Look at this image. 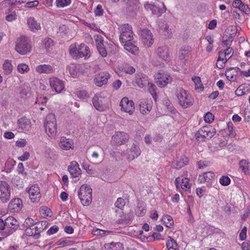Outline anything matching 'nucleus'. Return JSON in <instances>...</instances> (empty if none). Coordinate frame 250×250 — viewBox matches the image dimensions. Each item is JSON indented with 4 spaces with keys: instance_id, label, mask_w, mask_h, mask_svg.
Here are the masks:
<instances>
[{
    "instance_id": "f257e3e1",
    "label": "nucleus",
    "mask_w": 250,
    "mask_h": 250,
    "mask_svg": "<svg viewBox=\"0 0 250 250\" xmlns=\"http://www.w3.org/2000/svg\"><path fill=\"white\" fill-rule=\"evenodd\" d=\"M180 105L184 108L189 107L193 104V100L191 96L183 88L177 87L175 92Z\"/></svg>"
},
{
    "instance_id": "f03ea898",
    "label": "nucleus",
    "mask_w": 250,
    "mask_h": 250,
    "mask_svg": "<svg viewBox=\"0 0 250 250\" xmlns=\"http://www.w3.org/2000/svg\"><path fill=\"white\" fill-rule=\"evenodd\" d=\"M44 127L45 132L50 137L54 138L57 135V121L54 114L50 113L46 117Z\"/></svg>"
},
{
    "instance_id": "7ed1b4c3",
    "label": "nucleus",
    "mask_w": 250,
    "mask_h": 250,
    "mask_svg": "<svg viewBox=\"0 0 250 250\" xmlns=\"http://www.w3.org/2000/svg\"><path fill=\"white\" fill-rule=\"evenodd\" d=\"M47 225L48 222L46 221L37 222L26 228L25 233L27 236H33L35 239H37L40 237V233L46 229Z\"/></svg>"
},
{
    "instance_id": "20e7f679",
    "label": "nucleus",
    "mask_w": 250,
    "mask_h": 250,
    "mask_svg": "<svg viewBox=\"0 0 250 250\" xmlns=\"http://www.w3.org/2000/svg\"><path fill=\"white\" fill-rule=\"evenodd\" d=\"M31 45L29 39L23 36H21L17 39L15 49L21 55H25L31 50Z\"/></svg>"
},
{
    "instance_id": "39448f33",
    "label": "nucleus",
    "mask_w": 250,
    "mask_h": 250,
    "mask_svg": "<svg viewBox=\"0 0 250 250\" xmlns=\"http://www.w3.org/2000/svg\"><path fill=\"white\" fill-rule=\"evenodd\" d=\"M215 129L211 126H205L200 128L195 134L196 140L200 141L210 139L215 134Z\"/></svg>"
},
{
    "instance_id": "423d86ee",
    "label": "nucleus",
    "mask_w": 250,
    "mask_h": 250,
    "mask_svg": "<svg viewBox=\"0 0 250 250\" xmlns=\"http://www.w3.org/2000/svg\"><path fill=\"white\" fill-rule=\"evenodd\" d=\"M120 31V41L122 43L133 39V32L131 26L128 23L124 24L119 28Z\"/></svg>"
},
{
    "instance_id": "0eeeda50",
    "label": "nucleus",
    "mask_w": 250,
    "mask_h": 250,
    "mask_svg": "<svg viewBox=\"0 0 250 250\" xmlns=\"http://www.w3.org/2000/svg\"><path fill=\"white\" fill-rule=\"evenodd\" d=\"M10 187L5 181H0V201L7 202L10 198Z\"/></svg>"
},
{
    "instance_id": "6e6552de",
    "label": "nucleus",
    "mask_w": 250,
    "mask_h": 250,
    "mask_svg": "<svg viewBox=\"0 0 250 250\" xmlns=\"http://www.w3.org/2000/svg\"><path fill=\"white\" fill-rule=\"evenodd\" d=\"M129 139V135L123 131L116 132L112 137L111 144L113 146H121L125 143Z\"/></svg>"
},
{
    "instance_id": "1a4fd4ad",
    "label": "nucleus",
    "mask_w": 250,
    "mask_h": 250,
    "mask_svg": "<svg viewBox=\"0 0 250 250\" xmlns=\"http://www.w3.org/2000/svg\"><path fill=\"white\" fill-rule=\"evenodd\" d=\"M30 200L33 203L38 202L41 197L40 189L37 185L32 186L27 190Z\"/></svg>"
},
{
    "instance_id": "9d476101",
    "label": "nucleus",
    "mask_w": 250,
    "mask_h": 250,
    "mask_svg": "<svg viewBox=\"0 0 250 250\" xmlns=\"http://www.w3.org/2000/svg\"><path fill=\"white\" fill-rule=\"evenodd\" d=\"M140 34L146 45L149 47L153 44V36L149 30L146 28L141 29L140 31Z\"/></svg>"
},
{
    "instance_id": "9b49d317",
    "label": "nucleus",
    "mask_w": 250,
    "mask_h": 250,
    "mask_svg": "<svg viewBox=\"0 0 250 250\" xmlns=\"http://www.w3.org/2000/svg\"><path fill=\"white\" fill-rule=\"evenodd\" d=\"M5 224L8 232L7 235L11 234L19 227L18 221L12 216H9L5 219Z\"/></svg>"
},
{
    "instance_id": "f8f14e48",
    "label": "nucleus",
    "mask_w": 250,
    "mask_h": 250,
    "mask_svg": "<svg viewBox=\"0 0 250 250\" xmlns=\"http://www.w3.org/2000/svg\"><path fill=\"white\" fill-rule=\"evenodd\" d=\"M126 153L127 155V159L133 160L140 155L141 150L137 145L133 144L126 149Z\"/></svg>"
},
{
    "instance_id": "ddd939ff",
    "label": "nucleus",
    "mask_w": 250,
    "mask_h": 250,
    "mask_svg": "<svg viewBox=\"0 0 250 250\" xmlns=\"http://www.w3.org/2000/svg\"><path fill=\"white\" fill-rule=\"evenodd\" d=\"M109 78L110 75L108 73L101 72L96 75L95 83L98 86H102L107 83Z\"/></svg>"
},
{
    "instance_id": "4468645a",
    "label": "nucleus",
    "mask_w": 250,
    "mask_h": 250,
    "mask_svg": "<svg viewBox=\"0 0 250 250\" xmlns=\"http://www.w3.org/2000/svg\"><path fill=\"white\" fill-rule=\"evenodd\" d=\"M49 82L52 89L57 93H60L64 88L63 82L57 78H51Z\"/></svg>"
},
{
    "instance_id": "2eb2a0df",
    "label": "nucleus",
    "mask_w": 250,
    "mask_h": 250,
    "mask_svg": "<svg viewBox=\"0 0 250 250\" xmlns=\"http://www.w3.org/2000/svg\"><path fill=\"white\" fill-rule=\"evenodd\" d=\"M157 81L156 82L157 85L160 87L166 86L168 83L172 81V78L167 74L162 75L160 73L156 75Z\"/></svg>"
},
{
    "instance_id": "dca6fc26",
    "label": "nucleus",
    "mask_w": 250,
    "mask_h": 250,
    "mask_svg": "<svg viewBox=\"0 0 250 250\" xmlns=\"http://www.w3.org/2000/svg\"><path fill=\"white\" fill-rule=\"evenodd\" d=\"M19 131H29L31 127V121L29 119L22 117L18 121Z\"/></svg>"
},
{
    "instance_id": "f3484780",
    "label": "nucleus",
    "mask_w": 250,
    "mask_h": 250,
    "mask_svg": "<svg viewBox=\"0 0 250 250\" xmlns=\"http://www.w3.org/2000/svg\"><path fill=\"white\" fill-rule=\"evenodd\" d=\"M68 170L73 178L78 177L81 174V170L77 162L73 161L68 167Z\"/></svg>"
},
{
    "instance_id": "a211bd4d",
    "label": "nucleus",
    "mask_w": 250,
    "mask_h": 250,
    "mask_svg": "<svg viewBox=\"0 0 250 250\" xmlns=\"http://www.w3.org/2000/svg\"><path fill=\"white\" fill-rule=\"evenodd\" d=\"M240 68L238 67H231L225 72V76L229 81H235L237 79V76Z\"/></svg>"
},
{
    "instance_id": "6ab92c4d",
    "label": "nucleus",
    "mask_w": 250,
    "mask_h": 250,
    "mask_svg": "<svg viewBox=\"0 0 250 250\" xmlns=\"http://www.w3.org/2000/svg\"><path fill=\"white\" fill-rule=\"evenodd\" d=\"M233 7L238 8L241 12L248 14L250 12V10L247 4L242 2L241 0H234L232 3Z\"/></svg>"
},
{
    "instance_id": "aec40b11",
    "label": "nucleus",
    "mask_w": 250,
    "mask_h": 250,
    "mask_svg": "<svg viewBox=\"0 0 250 250\" xmlns=\"http://www.w3.org/2000/svg\"><path fill=\"white\" fill-rule=\"evenodd\" d=\"M59 146L62 149L68 150L73 148V143L70 139L62 137L60 139Z\"/></svg>"
},
{
    "instance_id": "412c9836",
    "label": "nucleus",
    "mask_w": 250,
    "mask_h": 250,
    "mask_svg": "<svg viewBox=\"0 0 250 250\" xmlns=\"http://www.w3.org/2000/svg\"><path fill=\"white\" fill-rule=\"evenodd\" d=\"M104 40L102 37H98L96 39V46L99 54L103 57L107 56V52L104 45Z\"/></svg>"
},
{
    "instance_id": "4be33fe9",
    "label": "nucleus",
    "mask_w": 250,
    "mask_h": 250,
    "mask_svg": "<svg viewBox=\"0 0 250 250\" xmlns=\"http://www.w3.org/2000/svg\"><path fill=\"white\" fill-rule=\"evenodd\" d=\"M175 185L177 188H179L180 186L183 189L190 188V185L189 184V180L187 178L181 179L180 178H176L175 181Z\"/></svg>"
},
{
    "instance_id": "5701e85b",
    "label": "nucleus",
    "mask_w": 250,
    "mask_h": 250,
    "mask_svg": "<svg viewBox=\"0 0 250 250\" xmlns=\"http://www.w3.org/2000/svg\"><path fill=\"white\" fill-rule=\"evenodd\" d=\"M136 83L138 86L141 88L147 85L149 83L146 76L142 73L136 74L135 75Z\"/></svg>"
},
{
    "instance_id": "b1692460",
    "label": "nucleus",
    "mask_w": 250,
    "mask_h": 250,
    "mask_svg": "<svg viewBox=\"0 0 250 250\" xmlns=\"http://www.w3.org/2000/svg\"><path fill=\"white\" fill-rule=\"evenodd\" d=\"M121 109H131L134 108V104L132 100H129L128 98H123L120 103Z\"/></svg>"
},
{
    "instance_id": "393cba45",
    "label": "nucleus",
    "mask_w": 250,
    "mask_h": 250,
    "mask_svg": "<svg viewBox=\"0 0 250 250\" xmlns=\"http://www.w3.org/2000/svg\"><path fill=\"white\" fill-rule=\"evenodd\" d=\"M79 58L89 57L90 51L88 46L84 44H81L78 49Z\"/></svg>"
},
{
    "instance_id": "a878e982",
    "label": "nucleus",
    "mask_w": 250,
    "mask_h": 250,
    "mask_svg": "<svg viewBox=\"0 0 250 250\" xmlns=\"http://www.w3.org/2000/svg\"><path fill=\"white\" fill-rule=\"evenodd\" d=\"M22 207V201L20 198H15L12 200L8 205V208L10 209L18 211Z\"/></svg>"
},
{
    "instance_id": "bb28decb",
    "label": "nucleus",
    "mask_w": 250,
    "mask_h": 250,
    "mask_svg": "<svg viewBox=\"0 0 250 250\" xmlns=\"http://www.w3.org/2000/svg\"><path fill=\"white\" fill-rule=\"evenodd\" d=\"M36 71L40 74H49L53 72V69L51 65L49 64H42L38 65L36 67Z\"/></svg>"
},
{
    "instance_id": "cd10ccee",
    "label": "nucleus",
    "mask_w": 250,
    "mask_h": 250,
    "mask_svg": "<svg viewBox=\"0 0 250 250\" xmlns=\"http://www.w3.org/2000/svg\"><path fill=\"white\" fill-rule=\"evenodd\" d=\"M27 24L30 29L35 32L41 28L40 23L38 22L33 17H30L28 19Z\"/></svg>"
},
{
    "instance_id": "c85d7f7f",
    "label": "nucleus",
    "mask_w": 250,
    "mask_h": 250,
    "mask_svg": "<svg viewBox=\"0 0 250 250\" xmlns=\"http://www.w3.org/2000/svg\"><path fill=\"white\" fill-rule=\"evenodd\" d=\"M146 9H150L153 14L160 16L163 13L165 12V10L160 9L154 4L146 3L145 5Z\"/></svg>"
},
{
    "instance_id": "c756f323",
    "label": "nucleus",
    "mask_w": 250,
    "mask_h": 250,
    "mask_svg": "<svg viewBox=\"0 0 250 250\" xmlns=\"http://www.w3.org/2000/svg\"><path fill=\"white\" fill-rule=\"evenodd\" d=\"M168 49L167 46L159 47L157 50V55L160 58L164 60H167L168 58Z\"/></svg>"
},
{
    "instance_id": "7c9ffc66",
    "label": "nucleus",
    "mask_w": 250,
    "mask_h": 250,
    "mask_svg": "<svg viewBox=\"0 0 250 250\" xmlns=\"http://www.w3.org/2000/svg\"><path fill=\"white\" fill-rule=\"evenodd\" d=\"M92 190L89 185L87 184L83 185L80 188L78 192V196H87L92 195Z\"/></svg>"
},
{
    "instance_id": "2f4dec72",
    "label": "nucleus",
    "mask_w": 250,
    "mask_h": 250,
    "mask_svg": "<svg viewBox=\"0 0 250 250\" xmlns=\"http://www.w3.org/2000/svg\"><path fill=\"white\" fill-rule=\"evenodd\" d=\"M188 163V158L185 156H183L180 160L173 161L172 164V167L173 168L178 169L184 166L187 165Z\"/></svg>"
},
{
    "instance_id": "473e14b6",
    "label": "nucleus",
    "mask_w": 250,
    "mask_h": 250,
    "mask_svg": "<svg viewBox=\"0 0 250 250\" xmlns=\"http://www.w3.org/2000/svg\"><path fill=\"white\" fill-rule=\"evenodd\" d=\"M122 44H124L125 49L132 54H135L138 51V47L131 41H127Z\"/></svg>"
},
{
    "instance_id": "72a5a7b5",
    "label": "nucleus",
    "mask_w": 250,
    "mask_h": 250,
    "mask_svg": "<svg viewBox=\"0 0 250 250\" xmlns=\"http://www.w3.org/2000/svg\"><path fill=\"white\" fill-rule=\"evenodd\" d=\"M169 238L167 242V247L168 250H179L178 245L176 241L172 237L168 236Z\"/></svg>"
},
{
    "instance_id": "f704fd0d",
    "label": "nucleus",
    "mask_w": 250,
    "mask_h": 250,
    "mask_svg": "<svg viewBox=\"0 0 250 250\" xmlns=\"http://www.w3.org/2000/svg\"><path fill=\"white\" fill-rule=\"evenodd\" d=\"M239 167L242 171L246 174L249 173L250 168V164L246 160H242L240 161Z\"/></svg>"
},
{
    "instance_id": "c9c22d12",
    "label": "nucleus",
    "mask_w": 250,
    "mask_h": 250,
    "mask_svg": "<svg viewBox=\"0 0 250 250\" xmlns=\"http://www.w3.org/2000/svg\"><path fill=\"white\" fill-rule=\"evenodd\" d=\"M105 248H107L109 250H123L124 249L123 244L120 242H112L109 246L105 245Z\"/></svg>"
},
{
    "instance_id": "e433bc0d",
    "label": "nucleus",
    "mask_w": 250,
    "mask_h": 250,
    "mask_svg": "<svg viewBox=\"0 0 250 250\" xmlns=\"http://www.w3.org/2000/svg\"><path fill=\"white\" fill-rule=\"evenodd\" d=\"M147 85L149 93L151 94L153 99L156 100L158 97L156 91L157 89V86L154 83H149Z\"/></svg>"
},
{
    "instance_id": "4c0bfd02",
    "label": "nucleus",
    "mask_w": 250,
    "mask_h": 250,
    "mask_svg": "<svg viewBox=\"0 0 250 250\" xmlns=\"http://www.w3.org/2000/svg\"><path fill=\"white\" fill-rule=\"evenodd\" d=\"M136 213L138 216H143L146 214V210L144 207L143 202L138 203Z\"/></svg>"
},
{
    "instance_id": "58836bf2",
    "label": "nucleus",
    "mask_w": 250,
    "mask_h": 250,
    "mask_svg": "<svg viewBox=\"0 0 250 250\" xmlns=\"http://www.w3.org/2000/svg\"><path fill=\"white\" fill-rule=\"evenodd\" d=\"M162 220L164 223L165 224L167 228H170L174 224L172 218L168 215L163 216Z\"/></svg>"
},
{
    "instance_id": "ea45409f",
    "label": "nucleus",
    "mask_w": 250,
    "mask_h": 250,
    "mask_svg": "<svg viewBox=\"0 0 250 250\" xmlns=\"http://www.w3.org/2000/svg\"><path fill=\"white\" fill-rule=\"evenodd\" d=\"M3 72L5 74L9 75L12 70V66L8 60H6L3 64Z\"/></svg>"
},
{
    "instance_id": "a19ab883",
    "label": "nucleus",
    "mask_w": 250,
    "mask_h": 250,
    "mask_svg": "<svg viewBox=\"0 0 250 250\" xmlns=\"http://www.w3.org/2000/svg\"><path fill=\"white\" fill-rule=\"evenodd\" d=\"M82 204L83 206H88L92 201V195L86 196H79Z\"/></svg>"
},
{
    "instance_id": "79ce46f5",
    "label": "nucleus",
    "mask_w": 250,
    "mask_h": 250,
    "mask_svg": "<svg viewBox=\"0 0 250 250\" xmlns=\"http://www.w3.org/2000/svg\"><path fill=\"white\" fill-rule=\"evenodd\" d=\"M113 233V231L104 230L100 229H96L93 231V234L94 235H98V236H101L111 234H112Z\"/></svg>"
},
{
    "instance_id": "37998d69",
    "label": "nucleus",
    "mask_w": 250,
    "mask_h": 250,
    "mask_svg": "<svg viewBox=\"0 0 250 250\" xmlns=\"http://www.w3.org/2000/svg\"><path fill=\"white\" fill-rule=\"evenodd\" d=\"M188 49L184 47L182 48L179 51V57L180 60L186 59L188 57Z\"/></svg>"
},
{
    "instance_id": "c03bdc74",
    "label": "nucleus",
    "mask_w": 250,
    "mask_h": 250,
    "mask_svg": "<svg viewBox=\"0 0 250 250\" xmlns=\"http://www.w3.org/2000/svg\"><path fill=\"white\" fill-rule=\"evenodd\" d=\"M69 53L71 56L76 58H79L78 49L75 45H71L69 47Z\"/></svg>"
},
{
    "instance_id": "a18cd8bd",
    "label": "nucleus",
    "mask_w": 250,
    "mask_h": 250,
    "mask_svg": "<svg viewBox=\"0 0 250 250\" xmlns=\"http://www.w3.org/2000/svg\"><path fill=\"white\" fill-rule=\"evenodd\" d=\"M71 0H57L56 5L58 7H64L69 5Z\"/></svg>"
},
{
    "instance_id": "49530a36",
    "label": "nucleus",
    "mask_w": 250,
    "mask_h": 250,
    "mask_svg": "<svg viewBox=\"0 0 250 250\" xmlns=\"http://www.w3.org/2000/svg\"><path fill=\"white\" fill-rule=\"evenodd\" d=\"M214 176V173L208 171L204 173L203 175V178L204 179L205 182L209 183L211 179L213 178V177Z\"/></svg>"
},
{
    "instance_id": "de8ad7c7",
    "label": "nucleus",
    "mask_w": 250,
    "mask_h": 250,
    "mask_svg": "<svg viewBox=\"0 0 250 250\" xmlns=\"http://www.w3.org/2000/svg\"><path fill=\"white\" fill-rule=\"evenodd\" d=\"M227 130L229 132L228 135L231 137H234L236 133L233 129V124L232 122H229L228 124Z\"/></svg>"
},
{
    "instance_id": "09e8293b",
    "label": "nucleus",
    "mask_w": 250,
    "mask_h": 250,
    "mask_svg": "<svg viewBox=\"0 0 250 250\" xmlns=\"http://www.w3.org/2000/svg\"><path fill=\"white\" fill-rule=\"evenodd\" d=\"M43 44L46 49H48L53 45V40L49 38H45L42 41Z\"/></svg>"
},
{
    "instance_id": "8fccbe9b",
    "label": "nucleus",
    "mask_w": 250,
    "mask_h": 250,
    "mask_svg": "<svg viewBox=\"0 0 250 250\" xmlns=\"http://www.w3.org/2000/svg\"><path fill=\"white\" fill-rule=\"evenodd\" d=\"M214 119V116L210 112H207L204 116L205 121L208 123L212 122Z\"/></svg>"
},
{
    "instance_id": "3c124183",
    "label": "nucleus",
    "mask_w": 250,
    "mask_h": 250,
    "mask_svg": "<svg viewBox=\"0 0 250 250\" xmlns=\"http://www.w3.org/2000/svg\"><path fill=\"white\" fill-rule=\"evenodd\" d=\"M100 98L101 97H100ZM99 98L100 97L98 95H95L92 99L93 104L96 109H99V108L101 107Z\"/></svg>"
},
{
    "instance_id": "603ef678",
    "label": "nucleus",
    "mask_w": 250,
    "mask_h": 250,
    "mask_svg": "<svg viewBox=\"0 0 250 250\" xmlns=\"http://www.w3.org/2000/svg\"><path fill=\"white\" fill-rule=\"evenodd\" d=\"M220 183L223 186H228L230 183V178L227 176H223L219 180Z\"/></svg>"
},
{
    "instance_id": "864d4df0",
    "label": "nucleus",
    "mask_w": 250,
    "mask_h": 250,
    "mask_svg": "<svg viewBox=\"0 0 250 250\" xmlns=\"http://www.w3.org/2000/svg\"><path fill=\"white\" fill-rule=\"evenodd\" d=\"M125 205V202L124 199L119 198L115 203V206L120 209H122Z\"/></svg>"
},
{
    "instance_id": "5fc2aeb1",
    "label": "nucleus",
    "mask_w": 250,
    "mask_h": 250,
    "mask_svg": "<svg viewBox=\"0 0 250 250\" xmlns=\"http://www.w3.org/2000/svg\"><path fill=\"white\" fill-rule=\"evenodd\" d=\"M18 69L19 72L23 73L29 70L28 66L25 63L20 64L18 66Z\"/></svg>"
},
{
    "instance_id": "6e6d98bb",
    "label": "nucleus",
    "mask_w": 250,
    "mask_h": 250,
    "mask_svg": "<svg viewBox=\"0 0 250 250\" xmlns=\"http://www.w3.org/2000/svg\"><path fill=\"white\" fill-rule=\"evenodd\" d=\"M164 31L166 32V33L165 34L166 38H170L171 36L172 32L171 31V29H169V26L167 24H164Z\"/></svg>"
},
{
    "instance_id": "4d7b16f0",
    "label": "nucleus",
    "mask_w": 250,
    "mask_h": 250,
    "mask_svg": "<svg viewBox=\"0 0 250 250\" xmlns=\"http://www.w3.org/2000/svg\"><path fill=\"white\" fill-rule=\"evenodd\" d=\"M96 16H100L103 15L104 10L101 4H98L94 11Z\"/></svg>"
},
{
    "instance_id": "13d9d810",
    "label": "nucleus",
    "mask_w": 250,
    "mask_h": 250,
    "mask_svg": "<svg viewBox=\"0 0 250 250\" xmlns=\"http://www.w3.org/2000/svg\"><path fill=\"white\" fill-rule=\"evenodd\" d=\"M139 107L140 109H149V108H151V106L150 104H148V103H146L145 102H140L139 104Z\"/></svg>"
},
{
    "instance_id": "bf43d9fd",
    "label": "nucleus",
    "mask_w": 250,
    "mask_h": 250,
    "mask_svg": "<svg viewBox=\"0 0 250 250\" xmlns=\"http://www.w3.org/2000/svg\"><path fill=\"white\" fill-rule=\"evenodd\" d=\"M40 212L42 214L46 215V216H51L50 214L51 213V210L46 207H43L42 208L40 209Z\"/></svg>"
},
{
    "instance_id": "052dcab7",
    "label": "nucleus",
    "mask_w": 250,
    "mask_h": 250,
    "mask_svg": "<svg viewBox=\"0 0 250 250\" xmlns=\"http://www.w3.org/2000/svg\"><path fill=\"white\" fill-rule=\"evenodd\" d=\"M59 230V228L57 226H53L51 227L47 231V233L48 235H52L54 233H56Z\"/></svg>"
},
{
    "instance_id": "680f3d73",
    "label": "nucleus",
    "mask_w": 250,
    "mask_h": 250,
    "mask_svg": "<svg viewBox=\"0 0 250 250\" xmlns=\"http://www.w3.org/2000/svg\"><path fill=\"white\" fill-rule=\"evenodd\" d=\"M124 71L126 73L132 74L135 72V69L131 66H128L124 68Z\"/></svg>"
},
{
    "instance_id": "e2e57ef3",
    "label": "nucleus",
    "mask_w": 250,
    "mask_h": 250,
    "mask_svg": "<svg viewBox=\"0 0 250 250\" xmlns=\"http://www.w3.org/2000/svg\"><path fill=\"white\" fill-rule=\"evenodd\" d=\"M29 153L25 151L23 154L18 158V159L21 161H25L27 160L29 157Z\"/></svg>"
},
{
    "instance_id": "0e129e2a",
    "label": "nucleus",
    "mask_w": 250,
    "mask_h": 250,
    "mask_svg": "<svg viewBox=\"0 0 250 250\" xmlns=\"http://www.w3.org/2000/svg\"><path fill=\"white\" fill-rule=\"evenodd\" d=\"M192 80L195 84V89L199 88L200 86V78L198 77L195 76L192 78Z\"/></svg>"
},
{
    "instance_id": "69168bd1",
    "label": "nucleus",
    "mask_w": 250,
    "mask_h": 250,
    "mask_svg": "<svg viewBox=\"0 0 250 250\" xmlns=\"http://www.w3.org/2000/svg\"><path fill=\"white\" fill-rule=\"evenodd\" d=\"M83 166L84 169L86 170L88 174H93L94 173L93 170L91 168H90V166L89 165L83 163Z\"/></svg>"
},
{
    "instance_id": "338daca9",
    "label": "nucleus",
    "mask_w": 250,
    "mask_h": 250,
    "mask_svg": "<svg viewBox=\"0 0 250 250\" xmlns=\"http://www.w3.org/2000/svg\"><path fill=\"white\" fill-rule=\"evenodd\" d=\"M246 234H247V229L246 227H244L241 231L240 233L239 234L240 239L241 240H244L246 238Z\"/></svg>"
},
{
    "instance_id": "774afa93",
    "label": "nucleus",
    "mask_w": 250,
    "mask_h": 250,
    "mask_svg": "<svg viewBox=\"0 0 250 250\" xmlns=\"http://www.w3.org/2000/svg\"><path fill=\"white\" fill-rule=\"evenodd\" d=\"M163 139V136L159 134H155L153 138V141L157 142H161Z\"/></svg>"
}]
</instances>
